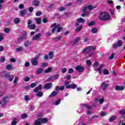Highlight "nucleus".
Segmentation results:
<instances>
[{"mask_svg":"<svg viewBox=\"0 0 125 125\" xmlns=\"http://www.w3.org/2000/svg\"><path fill=\"white\" fill-rule=\"evenodd\" d=\"M4 31L5 32V33H9V32H10V29L8 28H5L4 29Z\"/></svg>","mask_w":125,"mask_h":125,"instance_id":"de8ad7c7","label":"nucleus"},{"mask_svg":"<svg viewBox=\"0 0 125 125\" xmlns=\"http://www.w3.org/2000/svg\"><path fill=\"white\" fill-rule=\"evenodd\" d=\"M36 85H37V83H32L30 84V87H31V88H33V87H35Z\"/></svg>","mask_w":125,"mask_h":125,"instance_id":"603ef678","label":"nucleus"},{"mask_svg":"<svg viewBox=\"0 0 125 125\" xmlns=\"http://www.w3.org/2000/svg\"><path fill=\"white\" fill-rule=\"evenodd\" d=\"M94 25V21H91L88 24V26H93Z\"/></svg>","mask_w":125,"mask_h":125,"instance_id":"338daca9","label":"nucleus"},{"mask_svg":"<svg viewBox=\"0 0 125 125\" xmlns=\"http://www.w3.org/2000/svg\"><path fill=\"white\" fill-rule=\"evenodd\" d=\"M99 65V63L98 62H96L94 63L93 66L95 68H96Z\"/></svg>","mask_w":125,"mask_h":125,"instance_id":"864d4df0","label":"nucleus"},{"mask_svg":"<svg viewBox=\"0 0 125 125\" xmlns=\"http://www.w3.org/2000/svg\"><path fill=\"white\" fill-rule=\"evenodd\" d=\"M42 14V11H38L36 13V16H41Z\"/></svg>","mask_w":125,"mask_h":125,"instance_id":"79ce46f5","label":"nucleus"},{"mask_svg":"<svg viewBox=\"0 0 125 125\" xmlns=\"http://www.w3.org/2000/svg\"><path fill=\"white\" fill-rule=\"evenodd\" d=\"M24 39H26V36L22 35L19 38L18 41H22Z\"/></svg>","mask_w":125,"mask_h":125,"instance_id":"c9c22d12","label":"nucleus"},{"mask_svg":"<svg viewBox=\"0 0 125 125\" xmlns=\"http://www.w3.org/2000/svg\"><path fill=\"white\" fill-rule=\"evenodd\" d=\"M47 119L46 118H38L34 122V125H41L42 123L45 124V123H47Z\"/></svg>","mask_w":125,"mask_h":125,"instance_id":"f03ea898","label":"nucleus"},{"mask_svg":"<svg viewBox=\"0 0 125 125\" xmlns=\"http://www.w3.org/2000/svg\"><path fill=\"white\" fill-rule=\"evenodd\" d=\"M83 105V106L85 107L86 108H87V109H91V106H89L88 104H84Z\"/></svg>","mask_w":125,"mask_h":125,"instance_id":"a19ab883","label":"nucleus"},{"mask_svg":"<svg viewBox=\"0 0 125 125\" xmlns=\"http://www.w3.org/2000/svg\"><path fill=\"white\" fill-rule=\"evenodd\" d=\"M75 70H76V71H79L80 73H82V72L84 71V68L82 66V65H78L75 68Z\"/></svg>","mask_w":125,"mask_h":125,"instance_id":"6e6552de","label":"nucleus"},{"mask_svg":"<svg viewBox=\"0 0 125 125\" xmlns=\"http://www.w3.org/2000/svg\"><path fill=\"white\" fill-rule=\"evenodd\" d=\"M48 55H49V58H50V59H52V58H53V52L52 51L49 52Z\"/></svg>","mask_w":125,"mask_h":125,"instance_id":"f704fd0d","label":"nucleus"},{"mask_svg":"<svg viewBox=\"0 0 125 125\" xmlns=\"http://www.w3.org/2000/svg\"><path fill=\"white\" fill-rule=\"evenodd\" d=\"M96 49V47L92 46H89L84 49L83 50V53H88V52H90L91 50H94Z\"/></svg>","mask_w":125,"mask_h":125,"instance_id":"7ed1b4c3","label":"nucleus"},{"mask_svg":"<svg viewBox=\"0 0 125 125\" xmlns=\"http://www.w3.org/2000/svg\"><path fill=\"white\" fill-rule=\"evenodd\" d=\"M43 23H47V22L48 21V20H47V19H46V18H44L43 19Z\"/></svg>","mask_w":125,"mask_h":125,"instance_id":"e2e57ef3","label":"nucleus"},{"mask_svg":"<svg viewBox=\"0 0 125 125\" xmlns=\"http://www.w3.org/2000/svg\"><path fill=\"white\" fill-rule=\"evenodd\" d=\"M125 88V87L124 86H120L119 85H117L115 86V90H124Z\"/></svg>","mask_w":125,"mask_h":125,"instance_id":"2eb2a0df","label":"nucleus"},{"mask_svg":"<svg viewBox=\"0 0 125 125\" xmlns=\"http://www.w3.org/2000/svg\"><path fill=\"white\" fill-rule=\"evenodd\" d=\"M70 83V82H69L68 81H65L64 82V85H65V86H67L68 85H69V84Z\"/></svg>","mask_w":125,"mask_h":125,"instance_id":"0e129e2a","label":"nucleus"},{"mask_svg":"<svg viewBox=\"0 0 125 125\" xmlns=\"http://www.w3.org/2000/svg\"><path fill=\"white\" fill-rule=\"evenodd\" d=\"M100 87H102L103 88L102 90L104 91V90H106L108 87V84L106 82L104 81L102 83V84L100 86Z\"/></svg>","mask_w":125,"mask_h":125,"instance_id":"423d86ee","label":"nucleus"},{"mask_svg":"<svg viewBox=\"0 0 125 125\" xmlns=\"http://www.w3.org/2000/svg\"><path fill=\"white\" fill-rule=\"evenodd\" d=\"M37 24H41L42 22V20H41V18H38L36 20Z\"/></svg>","mask_w":125,"mask_h":125,"instance_id":"58836bf2","label":"nucleus"},{"mask_svg":"<svg viewBox=\"0 0 125 125\" xmlns=\"http://www.w3.org/2000/svg\"><path fill=\"white\" fill-rule=\"evenodd\" d=\"M16 50L18 52L22 51L23 50V48L22 47H19L16 49Z\"/></svg>","mask_w":125,"mask_h":125,"instance_id":"ea45409f","label":"nucleus"},{"mask_svg":"<svg viewBox=\"0 0 125 125\" xmlns=\"http://www.w3.org/2000/svg\"><path fill=\"white\" fill-rule=\"evenodd\" d=\"M23 81H24L25 82H29V81H30V77L28 76L25 77L23 79Z\"/></svg>","mask_w":125,"mask_h":125,"instance_id":"09e8293b","label":"nucleus"},{"mask_svg":"<svg viewBox=\"0 0 125 125\" xmlns=\"http://www.w3.org/2000/svg\"><path fill=\"white\" fill-rule=\"evenodd\" d=\"M103 72L104 75H109V71H108V70H107L106 69H104Z\"/></svg>","mask_w":125,"mask_h":125,"instance_id":"4c0bfd02","label":"nucleus"},{"mask_svg":"<svg viewBox=\"0 0 125 125\" xmlns=\"http://www.w3.org/2000/svg\"><path fill=\"white\" fill-rule=\"evenodd\" d=\"M2 106H5L8 103V97H4L2 98Z\"/></svg>","mask_w":125,"mask_h":125,"instance_id":"39448f33","label":"nucleus"},{"mask_svg":"<svg viewBox=\"0 0 125 125\" xmlns=\"http://www.w3.org/2000/svg\"><path fill=\"white\" fill-rule=\"evenodd\" d=\"M31 62L33 66H37L39 64V61L33 58L31 61Z\"/></svg>","mask_w":125,"mask_h":125,"instance_id":"9d476101","label":"nucleus"},{"mask_svg":"<svg viewBox=\"0 0 125 125\" xmlns=\"http://www.w3.org/2000/svg\"><path fill=\"white\" fill-rule=\"evenodd\" d=\"M110 15L107 12H102L99 16V19L101 21H108L110 20Z\"/></svg>","mask_w":125,"mask_h":125,"instance_id":"f257e3e1","label":"nucleus"},{"mask_svg":"<svg viewBox=\"0 0 125 125\" xmlns=\"http://www.w3.org/2000/svg\"><path fill=\"white\" fill-rule=\"evenodd\" d=\"M119 113H120V114H121V115H125V109H123L122 110H120L119 111Z\"/></svg>","mask_w":125,"mask_h":125,"instance_id":"4d7b16f0","label":"nucleus"},{"mask_svg":"<svg viewBox=\"0 0 125 125\" xmlns=\"http://www.w3.org/2000/svg\"><path fill=\"white\" fill-rule=\"evenodd\" d=\"M17 124V118H15L12 120V125H16Z\"/></svg>","mask_w":125,"mask_h":125,"instance_id":"bb28decb","label":"nucleus"},{"mask_svg":"<svg viewBox=\"0 0 125 125\" xmlns=\"http://www.w3.org/2000/svg\"><path fill=\"white\" fill-rule=\"evenodd\" d=\"M87 8L89 9V10H92V9H94V8H96V6L93 7L91 5H88Z\"/></svg>","mask_w":125,"mask_h":125,"instance_id":"2f4dec72","label":"nucleus"},{"mask_svg":"<svg viewBox=\"0 0 125 125\" xmlns=\"http://www.w3.org/2000/svg\"><path fill=\"white\" fill-rule=\"evenodd\" d=\"M103 67H104V65L102 64L97 69V71H99V74L102 73V68H103Z\"/></svg>","mask_w":125,"mask_h":125,"instance_id":"aec40b11","label":"nucleus"},{"mask_svg":"<svg viewBox=\"0 0 125 125\" xmlns=\"http://www.w3.org/2000/svg\"><path fill=\"white\" fill-rule=\"evenodd\" d=\"M28 12L27 11V9H24L20 12V15L21 16H24V15H26V14H27Z\"/></svg>","mask_w":125,"mask_h":125,"instance_id":"f3484780","label":"nucleus"},{"mask_svg":"<svg viewBox=\"0 0 125 125\" xmlns=\"http://www.w3.org/2000/svg\"><path fill=\"white\" fill-rule=\"evenodd\" d=\"M52 87V83L45 84L43 87L44 89H50Z\"/></svg>","mask_w":125,"mask_h":125,"instance_id":"0eeeda50","label":"nucleus"},{"mask_svg":"<svg viewBox=\"0 0 125 125\" xmlns=\"http://www.w3.org/2000/svg\"><path fill=\"white\" fill-rule=\"evenodd\" d=\"M58 93L56 91H53L52 92L51 94L49 96V97H54V96H56Z\"/></svg>","mask_w":125,"mask_h":125,"instance_id":"393cba45","label":"nucleus"},{"mask_svg":"<svg viewBox=\"0 0 125 125\" xmlns=\"http://www.w3.org/2000/svg\"><path fill=\"white\" fill-rule=\"evenodd\" d=\"M56 28H57V31L58 33H60V32H61V31H62V27H61L60 26V24H56Z\"/></svg>","mask_w":125,"mask_h":125,"instance_id":"6ab92c4d","label":"nucleus"},{"mask_svg":"<svg viewBox=\"0 0 125 125\" xmlns=\"http://www.w3.org/2000/svg\"><path fill=\"white\" fill-rule=\"evenodd\" d=\"M48 65V64L47 62L42 63V67H44V68H45V67H46V66H47Z\"/></svg>","mask_w":125,"mask_h":125,"instance_id":"5fc2aeb1","label":"nucleus"},{"mask_svg":"<svg viewBox=\"0 0 125 125\" xmlns=\"http://www.w3.org/2000/svg\"><path fill=\"white\" fill-rule=\"evenodd\" d=\"M30 44H31V42H30V41H27L25 42L24 43V45L25 47H28V46H29Z\"/></svg>","mask_w":125,"mask_h":125,"instance_id":"c85d7f7f","label":"nucleus"},{"mask_svg":"<svg viewBox=\"0 0 125 125\" xmlns=\"http://www.w3.org/2000/svg\"><path fill=\"white\" fill-rule=\"evenodd\" d=\"M42 84H40L38 87H36L34 90V92H38V91H39V90H42Z\"/></svg>","mask_w":125,"mask_h":125,"instance_id":"f8f14e48","label":"nucleus"},{"mask_svg":"<svg viewBox=\"0 0 125 125\" xmlns=\"http://www.w3.org/2000/svg\"><path fill=\"white\" fill-rule=\"evenodd\" d=\"M115 120H116V116H112L109 118V122L110 123H113V122H114V121H115Z\"/></svg>","mask_w":125,"mask_h":125,"instance_id":"b1692460","label":"nucleus"},{"mask_svg":"<svg viewBox=\"0 0 125 125\" xmlns=\"http://www.w3.org/2000/svg\"><path fill=\"white\" fill-rule=\"evenodd\" d=\"M6 69L9 71H11L14 69V67L11 64H7L6 66Z\"/></svg>","mask_w":125,"mask_h":125,"instance_id":"dca6fc26","label":"nucleus"},{"mask_svg":"<svg viewBox=\"0 0 125 125\" xmlns=\"http://www.w3.org/2000/svg\"><path fill=\"white\" fill-rule=\"evenodd\" d=\"M77 21H78L79 23H84V22H85V20L82 18H80L77 19Z\"/></svg>","mask_w":125,"mask_h":125,"instance_id":"a878e982","label":"nucleus"},{"mask_svg":"<svg viewBox=\"0 0 125 125\" xmlns=\"http://www.w3.org/2000/svg\"><path fill=\"white\" fill-rule=\"evenodd\" d=\"M24 6L23 4H21L19 6V8H20V9H23V8H24Z\"/></svg>","mask_w":125,"mask_h":125,"instance_id":"6e6d98bb","label":"nucleus"},{"mask_svg":"<svg viewBox=\"0 0 125 125\" xmlns=\"http://www.w3.org/2000/svg\"><path fill=\"white\" fill-rule=\"evenodd\" d=\"M57 10H59V11H64V10H65V7H61V8H58Z\"/></svg>","mask_w":125,"mask_h":125,"instance_id":"49530a36","label":"nucleus"},{"mask_svg":"<svg viewBox=\"0 0 125 125\" xmlns=\"http://www.w3.org/2000/svg\"><path fill=\"white\" fill-rule=\"evenodd\" d=\"M98 31V30H97V28L96 27H94L91 29V32L92 33H93V34H96Z\"/></svg>","mask_w":125,"mask_h":125,"instance_id":"72a5a7b5","label":"nucleus"},{"mask_svg":"<svg viewBox=\"0 0 125 125\" xmlns=\"http://www.w3.org/2000/svg\"><path fill=\"white\" fill-rule=\"evenodd\" d=\"M0 62H2V63H3L4 61H5V59L4 58V57H1L0 60Z\"/></svg>","mask_w":125,"mask_h":125,"instance_id":"052dcab7","label":"nucleus"},{"mask_svg":"<svg viewBox=\"0 0 125 125\" xmlns=\"http://www.w3.org/2000/svg\"><path fill=\"white\" fill-rule=\"evenodd\" d=\"M43 72V68H40L37 70L36 72V74H37V75H40V74H42V73Z\"/></svg>","mask_w":125,"mask_h":125,"instance_id":"412c9836","label":"nucleus"},{"mask_svg":"<svg viewBox=\"0 0 125 125\" xmlns=\"http://www.w3.org/2000/svg\"><path fill=\"white\" fill-rule=\"evenodd\" d=\"M86 10H87V7H84L82 10V12H86V13H88V12L86 11Z\"/></svg>","mask_w":125,"mask_h":125,"instance_id":"3c124183","label":"nucleus"},{"mask_svg":"<svg viewBox=\"0 0 125 125\" xmlns=\"http://www.w3.org/2000/svg\"><path fill=\"white\" fill-rule=\"evenodd\" d=\"M36 93H36V96H38L39 97H42V95L43 94L42 92H41V91L37 92Z\"/></svg>","mask_w":125,"mask_h":125,"instance_id":"c756f323","label":"nucleus"},{"mask_svg":"<svg viewBox=\"0 0 125 125\" xmlns=\"http://www.w3.org/2000/svg\"><path fill=\"white\" fill-rule=\"evenodd\" d=\"M56 23H53L52 25H51V28H53L52 29V31H51V32H52V34H54V32H55V30H56V29H57V27H56ZM54 27V28H53Z\"/></svg>","mask_w":125,"mask_h":125,"instance_id":"4468645a","label":"nucleus"},{"mask_svg":"<svg viewBox=\"0 0 125 125\" xmlns=\"http://www.w3.org/2000/svg\"><path fill=\"white\" fill-rule=\"evenodd\" d=\"M103 102H104V98L100 99L99 100V103H100V104H102L103 103Z\"/></svg>","mask_w":125,"mask_h":125,"instance_id":"774afa93","label":"nucleus"},{"mask_svg":"<svg viewBox=\"0 0 125 125\" xmlns=\"http://www.w3.org/2000/svg\"><path fill=\"white\" fill-rule=\"evenodd\" d=\"M68 73H69V74H73V73H74V69L70 68L68 70Z\"/></svg>","mask_w":125,"mask_h":125,"instance_id":"8fccbe9b","label":"nucleus"},{"mask_svg":"<svg viewBox=\"0 0 125 125\" xmlns=\"http://www.w3.org/2000/svg\"><path fill=\"white\" fill-rule=\"evenodd\" d=\"M4 77L5 79H8L9 82H12L13 81V79H14V76L12 75H10L8 73L4 74Z\"/></svg>","mask_w":125,"mask_h":125,"instance_id":"20e7f679","label":"nucleus"},{"mask_svg":"<svg viewBox=\"0 0 125 125\" xmlns=\"http://www.w3.org/2000/svg\"><path fill=\"white\" fill-rule=\"evenodd\" d=\"M117 45L118 47H121L123 45V41L122 40H119L117 42Z\"/></svg>","mask_w":125,"mask_h":125,"instance_id":"473e14b6","label":"nucleus"},{"mask_svg":"<svg viewBox=\"0 0 125 125\" xmlns=\"http://www.w3.org/2000/svg\"><path fill=\"white\" fill-rule=\"evenodd\" d=\"M66 88H71L72 89H75L78 87V86L76 84H70L69 85L65 86Z\"/></svg>","mask_w":125,"mask_h":125,"instance_id":"1a4fd4ad","label":"nucleus"},{"mask_svg":"<svg viewBox=\"0 0 125 125\" xmlns=\"http://www.w3.org/2000/svg\"><path fill=\"white\" fill-rule=\"evenodd\" d=\"M14 22L15 24H19V23H20V19L18 18H16L15 19Z\"/></svg>","mask_w":125,"mask_h":125,"instance_id":"7c9ffc66","label":"nucleus"},{"mask_svg":"<svg viewBox=\"0 0 125 125\" xmlns=\"http://www.w3.org/2000/svg\"><path fill=\"white\" fill-rule=\"evenodd\" d=\"M2 40H3V35L0 33V42H1Z\"/></svg>","mask_w":125,"mask_h":125,"instance_id":"bf43d9fd","label":"nucleus"},{"mask_svg":"<svg viewBox=\"0 0 125 125\" xmlns=\"http://www.w3.org/2000/svg\"><path fill=\"white\" fill-rule=\"evenodd\" d=\"M59 78V75L58 74H56L54 76V80H57Z\"/></svg>","mask_w":125,"mask_h":125,"instance_id":"69168bd1","label":"nucleus"},{"mask_svg":"<svg viewBox=\"0 0 125 125\" xmlns=\"http://www.w3.org/2000/svg\"><path fill=\"white\" fill-rule=\"evenodd\" d=\"M52 71V68L51 67H48L47 69H45L44 71L45 73H50Z\"/></svg>","mask_w":125,"mask_h":125,"instance_id":"cd10ccee","label":"nucleus"},{"mask_svg":"<svg viewBox=\"0 0 125 125\" xmlns=\"http://www.w3.org/2000/svg\"><path fill=\"white\" fill-rule=\"evenodd\" d=\"M80 40H81V38L80 37H77L75 40L74 42H71V44L72 45H75V44H77V43H78V42H79V41H80Z\"/></svg>","mask_w":125,"mask_h":125,"instance_id":"ddd939ff","label":"nucleus"},{"mask_svg":"<svg viewBox=\"0 0 125 125\" xmlns=\"http://www.w3.org/2000/svg\"><path fill=\"white\" fill-rule=\"evenodd\" d=\"M62 72L63 73H66V72H67V68L64 67L62 69Z\"/></svg>","mask_w":125,"mask_h":125,"instance_id":"680f3d73","label":"nucleus"},{"mask_svg":"<svg viewBox=\"0 0 125 125\" xmlns=\"http://www.w3.org/2000/svg\"><path fill=\"white\" fill-rule=\"evenodd\" d=\"M61 39H62V36H60L53 38L52 41H53L54 42H59V41H60Z\"/></svg>","mask_w":125,"mask_h":125,"instance_id":"5701e85b","label":"nucleus"},{"mask_svg":"<svg viewBox=\"0 0 125 125\" xmlns=\"http://www.w3.org/2000/svg\"><path fill=\"white\" fill-rule=\"evenodd\" d=\"M28 117V115H27L26 114H23L22 115H21V119H25L26 118H27Z\"/></svg>","mask_w":125,"mask_h":125,"instance_id":"c03bdc74","label":"nucleus"},{"mask_svg":"<svg viewBox=\"0 0 125 125\" xmlns=\"http://www.w3.org/2000/svg\"><path fill=\"white\" fill-rule=\"evenodd\" d=\"M24 99L25 101H29V100H30V98L29 97V96L26 95L24 96Z\"/></svg>","mask_w":125,"mask_h":125,"instance_id":"13d9d810","label":"nucleus"},{"mask_svg":"<svg viewBox=\"0 0 125 125\" xmlns=\"http://www.w3.org/2000/svg\"><path fill=\"white\" fill-rule=\"evenodd\" d=\"M42 34L38 33V34L34 35L32 38L33 41H37V40H39L40 38H41V36Z\"/></svg>","mask_w":125,"mask_h":125,"instance_id":"9b49d317","label":"nucleus"},{"mask_svg":"<svg viewBox=\"0 0 125 125\" xmlns=\"http://www.w3.org/2000/svg\"><path fill=\"white\" fill-rule=\"evenodd\" d=\"M32 4L35 6H39L40 4V2L38 0H34L32 2Z\"/></svg>","mask_w":125,"mask_h":125,"instance_id":"a211bd4d","label":"nucleus"},{"mask_svg":"<svg viewBox=\"0 0 125 125\" xmlns=\"http://www.w3.org/2000/svg\"><path fill=\"white\" fill-rule=\"evenodd\" d=\"M82 28L83 26H80L75 29V32H80V31H81V30H82Z\"/></svg>","mask_w":125,"mask_h":125,"instance_id":"e433bc0d","label":"nucleus"},{"mask_svg":"<svg viewBox=\"0 0 125 125\" xmlns=\"http://www.w3.org/2000/svg\"><path fill=\"white\" fill-rule=\"evenodd\" d=\"M36 24H32V25H28L27 27L28 28V29H30V30H35V29H36Z\"/></svg>","mask_w":125,"mask_h":125,"instance_id":"4be33fe9","label":"nucleus"},{"mask_svg":"<svg viewBox=\"0 0 125 125\" xmlns=\"http://www.w3.org/2000/svg\"><path fill=\"white\" fill-rule=\"evenodd\" d=\"M86 64L89 67H90V66H91V61H90V60H87L86 61Z\"/></svg>","mask_w":125,"mask_h":125,"instance_id":"a18cd8bd","label":"nucleus"},{"mask_svg":"<svg viewBox=\"0 0 125 125\" xmlns=\"http://www.w3.org/2000/svg\"><path fill=\"white\" fill-rule=\"evenodd\" d=\"M60 102H61V99H58V100L56 101L55 105H59V104H60Z\"/></svg>","mask_w":125,"mask_h":125,"instance_id":"37998d69","label":"nucleus"}]
</instances>
